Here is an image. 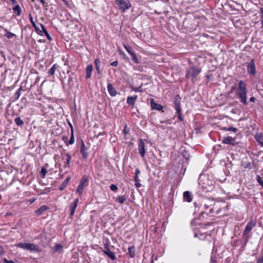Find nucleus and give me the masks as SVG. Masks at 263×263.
<instances>
[{
	"label": "nucleus",
	"instance_id": "nucleus-1",
	"mask_svg": "<svg viewBox=\"0 0 263 263\" xmlns=\"http://www.w3.org/2000/svg\"><path fill=\"white\" fill-rule=\"evenodd\" d=\"M236 93L238 97L239 98L240 102L245 105L247 104V85L243 81L240 80L239 81L238 88L236 90Z\"/></svg>",
	"mask_w": 263,
	"mask_h": 263
},
{
	"label": "nucleus",
	"instance_id": "nucleus-2",
	"mask_svg": "<svg viewBox=\"0 0 263 263\" xmlns=\"http://www.w3.org/2000/svg\"><path fill=\"white\" fill-rule=\"evenodd\" d=\"M115 2L122 12H125L132 7L129 0H115Z\"/></svg>",
	"mask_w": 263,
	"mask_h": 263
},
{
	"label": "nucleus",
	"instance_id": "nucleus-3",
	"mask_svg": "<svg viewBox=\"0 0 263 263\" xmlns=\"http://www.w3.org/2000/svg\"><path fill=\"white\" fill-rule=\"evenodd\" d=\"M256 226V221L253 220H250L247 224L243 232V237L246 239L249 238V234L252 229Z\"/></svg>",
	"mask_w": 263,
	"mask_h": 263
},
{
	"label": "nucleus",
	"instance_id": "nucleus-4",
	"mask_svg": "<svg viewBox=\"0 0 263 263\" xmlns=\"http://www.w3.org/2000/svg\"><path fill=\"white\" fill-rule=\"evenodd\" d=\"M215 204V202L213 200L206 199L204 201L203 203L202 204L203 209L205 210H207L209 208L210 209L209 213H206V215L213 213Z\"/></svg>",
	"mask_w": 263,
	"mask_h": 263
},
{
	"label": "nucleus",
	"instance_id": "nucleus-5",
	"mask_svg": "<svg viewBox=\"0 0 263 263\" xmlns=\"http://www.w3.org/2000/svg\"><path fill=\"white\" fill-rule=\"evenodd\" d=\"M181 98L179 95L175 96L174 100V104L175 109L177 111V118L179 121H181Z\"/></svg>",
	"mask_w": 263,
	"mask_h": 263
},
{
	"label": "nucleus",
	"instance_id": "nucleus-6",
	"mask_svg": "<svg viewBox=\"0 0 263 263\" xmlns=\"http://www.w3.org/2000/svg\"><path fill=\"white\" fill-rule=\"evenodd\" d=\"M200 71L201 70L197 67H192L187 71L186 73V77L188 78H191L193 79H195L197 77Z\"/></svg>",
	"mask_w": 263,
	"mask_h": 263
},
{
	"label": "nucleus",
	"instance_id": "nucleus-7",
	"mask_svg": "<svg viewBox=\"0 0 263 263\" xmlns=\"http://www.w3.org/2000/svg\"><path fill=\"white\" fill-rule=\"evenodd\" d=\"M18 246L24 249L30 251H37L39 248L37 245L30 243H20L18 244Z\"/></svg>",
	"mask_w": 263,
	"mask_h": 263
},
{
	"label": "nucleus",
	"instance_id": "nucleus-8",
	"mask_svg": "<svg viewBox=\"0 0 263 263\" xmlns=\"http://www.w3.org/2000/svg\"><path fill=\"white\" fill-rule=\"evenodd\" d=\"M88 181V179L85 177H83L81 179L79 185L78 186L77 189V192L80 195L82 194L84 188L87 185L85 183H87Z\"/></svg>",
	"mask_w": 263,
	"mask_h": 263
},
{
	"label": "nucleus",
	"instance_id": "nucleus-9",
	"mask_svg": "<svg viewBox=\"0 0 263 263\" xmlns=\"http://www.w3.org/2000/svg\"><path fill=\"white\" fill-rule=\"evenodd\" d=\"M102 251L103 253L108 257H109L111 260H115L116 259L115 253L109 250L108 245L107 243L105 244L104 249L102 250Z\"/></svg>",
	"mask_w": 263,
	"mask_h": 263
},
{
	"label": "nucleus",
	"instance_id": "nucleus-10",
	"mask_svg": "<svg viewBox=\"0 0 263 263\" xmlns=\"http://www.w3.org/2000/svg\"><path fill=\"white\" fill-rule=\"evenodd\" d=\"M248 72L251 74H255L256 73V68L255 66L254 60L252 59L247 65Z\"/></svg>",
	"mask_w": 263,
	"mask_h": 263
},
{
	"label": "nucleus",
	"instance_id": "nucleus-11",
	"mask_svg": "<svg viewBox=\"0 0 263 263\" xmlns=\"http://www.w3.org/2000/svg\"><path fill=\"white\" fill-rule=\"evenodd\" d=\"M138 150L142 157L145 156V148L143 140L140 139L138 142Z\"/></svg>",
	"mask_w": 263,
	"mask_h": 263
},
{
	"label": "nucleus",
	"instance_id": "nucleus-12",
	"mask_svg": "<svg viewBox=\"0 0 263 263\" xmlns=\"http://www.w3.org/2000/svg\"><path fill=\"white\" fill-rule=\"evenodd\" d=\"M182 155L183 157L185 159V162L183 163V164L182 165V169L184 170V171L186 170L187 166L189 164V159L190 157V156L189 154L186 151H184L183 153H182Z\"/></svg>",
	"mask_w": 263,
	"mask_h": 263
},
{
	"label": "nucleus",
	"instance_id": "nucleus-13",
	"mask_svg": "<svg viewBox=\"0 0 263 263\" xmlns=\"http://www.w3.org/2000/svg\"><path fill=\"white\" fill-rule=\"evenodd\" d=\"M79 202V199L76 198L74 199L73 202L70 204L69 205V209L70 211V217H72L76 209L78 203Z\"/></svg>",
	"mask_w": 263,
	"mask_h": 263
},
{
	"label": "nucleus",
	"instance_id": "nucleus-14",
	"mask_svg": "<svg viewBox=\"0 0 263 263\" xmlns=\"http://www.w3.org/2000/svg\"><path fill=\"white\" fill-rule=\"evenodd\" d=\"M87 148L85 147V145L83 140L81 141V153L82 154V157L83 159H86L88 157V153L86 152Z\"/></svg>",
	"mask_w": 263,
	"mask_h": 263
},
{
	"label": "nucleus",
	"instance_id": "nucleus-15",
	"mask_svg": "<svg viewBox=\"0 0 263 263\" xmlns=\"http://www.w3.org/2000/svg\"><path fill=\"white\" fill-rule=\"evenodd\" d=\"M62 157L63 158V159H64V157H66L65 158V160H66V162H65V164L64 165V168H69L70 167V160H71V157L70 156V155L69 154H65V153H63V154H62Z\"/></svg>",
	"mask_w": 263,
	"mask_h": 263
},
{
	"label": "nucleus",
	"instance_id": "nucleus-16",
	"mask_svg": "<svg viewBox=\"0 0 263 263\" xmlns=\"http://www.w3.org/2000/svg\"><path fill=\"white\" fill-rule=\"evenodd\" d=\"M235 139L234 138H233L231 136H228L223 138L222 142L227 144H233Z\"/></svg>",
	"mask_w": 263,
	"mask_h": 263
},
{
	"label": "nucleus",
	"instance_id": "nucleus-17",
	"mask_svg": "<svg viewBox=\"0 0 263 263\" xmlns=\"http://www.w3.org/2000/svg\"><path fill=\"white\" fill-rule=\"evenodd\" d=\"M151 105L153 109H156L159 111L162 109V106L160 104L155 103L153 99H151Z\"/></svg>",
	"mask_w": 263,
	"mask_h": 263
},
{
	"label": "nucleus",
	"instance_id": "nucleus-18",
	"mask_svg": "<svg viewBox=\"0 0 263 263\" xmlns=\"http://www.w3.org/2000/svg\"><path fill=\"white\" fill-rule=\"evenodd\" d=\"M48 207L46 205H42L39 209L35 211V213L37 216H40L43 214L44 212L48 209Z\"/></svg>",
	"mask_w": 263,
	"mask_h": 263
},
{
	"label": "nucleus",
	"instance_id": "nucleus-19",
	"mask_svg": "<svg viewBox=\"0 0 263 263\" xmlns=\"http://www.w3.org/2000/svg\"><path fill=\"white\" fill-rule=\"evenodd\" d=\"M94 63H95V66L97 73L99 74H100L101 73L102 70L100 67L101 62H100V59H95V61H94Z\"/></svg>",
	"mask_w": 263,
	"mask_h": 263
},
{
	"label": "nucleus",
	"instance_id": "nucleus-20",
	"mask_svg": "<svg viewBox=\"0 0 263 263\" xmlns=\"http://www.w3.org/2000/svg\"><path fill=\"white\" fill-rule=\"evenodd\" d=\"M107 89L108 92L111 96H115L116 95L117 91L111 83L107 84Z\"/></svg>",
	"mask_w": 263,
	"mask_h": 263
},
{
	"label": "nucleus",
	"instance_id": "nucleus-21",
	"mask_svg": "<svg viewBox=\"0 0 263 263\" xmlns=\"http://www.w3.org/2000/svg\"><path fill=\"white\" fill-rule=\"evenodd\" d=\"M254 138L255 140L263 147V135L261 133L256 134Z\"/></svg>",
	"mask_w": 263,
	"mask_h": 263
},
{
	"label": "nucleus",
	"instance_id": "nucleus-22",
	"mask_svg": "<svg viewBox=\"0 0 263 263\" xmlns=\"http://www.w3.org/2000/svg\"><path fill=\"white\" fill-rule=\"evenodd\" d=\"M183 199L184 200L186 201L189 202H191L192 200L191 193L189 191H185V192H184Z\"/></svg>",
	"mask_w": 263,
	"mask_h": 263
},
{
	"label": "nucleus",
	"instance_id": "nucleus-23",
	"mask_svg": "<svg viewBox=\"0 0 263 263\" xmlns=\"http://www.w3.org/2000/svg\"><path fill=\"white\" fill-rule=\"evenodd\" d=\"M93 70V66L91 64L88 65L86 69V78L88 79L91 77V72Z\"/></svg>",
	"mask_w": 263,
	"mask_h": 263
},
{
	"label": "nucleus",
	"instance_id": "nucleus-24",
	"mask_svg": "<svg viewBox=\"0 0 263 263\" xmlns=\"http://www.w3.org/2000/svg\"><path fill=\"white\" fill-rule=\"evenodd\" d=\"M48 166V164L46 163L44 166H43L41 168V171L40 172V174L41 175V177L42 178H44L46 176V174L47 173V167Z\"/></svg>",
	"mask_w": 263,
	"mask_h": 263
},
{
	"label": "nucleus",
	"instance_id": "nucleus-25",
	"mask_svg": "<svg viewBox=\"0 0 263 263\" xmlns=\"http://www.w3.org/2000/svg\"><path fill=\"white\" fill-rule=\"evenodd\" d=\"M70 179V177L69 176L67 177L66 179L62 183L59 187V189L61 191L64 190V189L66 187L68 182Z\"/></svg>",
	"mask_w": 263,
	"mask_h": 263
},
{
	"label": "nucleus",
	"instance_id": "nucleus-26",
	"mask_svg": "<svg viewBox=\"0 0 263 263\" xmlns=\"http://www.w3.org/2000/svg\"><path fill=\"white\" fill-rule=\"evenodd\" d=\"M137 99V96L128 97L127 99V103L129 105H134L135 104V101Z\"/></svg>",
	"mask_w": 263,
	"mask_h": 263
},
{
	"label": "nucleus",
	"instance_id": "nucleus-27",
	"mask_svg": "<svg viewBox=\"0 0 263 263\" xmlns=\"http://www.w3.org/2000/svg\"><path fill=\"white\" fill-rule=\"evenodd\" d=\"M129 255L131 258H134L135 256V248L134 246L129 247L128 248Z\"/></svg>",
	"mask_w": 263,
	"mask_h": 263
},
{
	"label": "nucleus",
	"instance_id": "nucleus-28",
	"mask_svg": "<svg viewBox=\"0 0 263 263\" xmlns=\"http://www.w3.org/2000/svg\"><path fill=\"white\" fill-rule=\"evenodd\" d=\"M14 121L15 124L19 126H22L24 125V122L20 117H16Z\"/></svg>",
	"mask_w": 263,
	"mask_h": 263
},
{
	"label": "nucleus",
	"instance_id": "nucleus-29",
	"mask_svg": "<svg viewBox=\"0 0 263 263\" xmlns=\"http://www.w3.org/2000/svg\"><path fill=\"white\" fill-rule=\"evenodd\" d=\"M14 13H16L17 15H20L21 13V8L18 5H15V7L13 8Z\"/></svg>",
	"mask_w": 263,
	"mask_h": 263
},
{
	"label": "nucleus",
	"instance_id": "nucleus-30",
	"mask_svg": "<svg viewBox=\"0 0 263 263\" xmlns=\"http://www.w3.org/2000/svg\"><path fill=\"white\" fill-rule=\"evenodd\" d=\"M58 65L57 64H54L50 70L48 71V73L50 76H53L54 74L55 71L58 68Z\"/></svg>",
	"mask_w": 263,
	"mask_h": 263
},
{
	"label": "nucleus",
	"instance_id": "nucleus-31",
	"mask_svg": "<svg viewBox=\"0 0 263 263\" xmlns=\"http://www.w3.org/2000/svg\"><path fill=\"white\" fill-rule=\"evenodd\" d=\"M70 126H71V136H70V140L68 141V144L71 145V144H72L74 142V137L73 130L72 126H71V125H70Z\"/></svg>",
	"mask_w": 263,
	"mask_h": 263
},
{
	"label": "nucleus",
	"instance_id": "nucleus-32",
	"mask_svg": "<svg viewBox=\"0 0 263 263\" xmlns=\"http://www.w3.org/2000/svg\"><path fill=\"white\" fill-rule=\"evenodd\" d=\"M5 31L6 32V34L5 36L8 39H11L13 37H15L16 35L12 32H10L8 31L7 29H4Z\"/></svg>",
	"mask_w": 263,
	"mask_h": 263
},
{
	"label": "nucleus",
	"instance_id": "nucleus-33",
	"mask_svg": "<svg viewBox=\"0 0 263 263\" xmlns=\"http://www.w3.org/2000/svg\"><path fill=\"white\" fill-rule=\"evenodd\" d=\"M124 47L126 50V51L128 52V53L132 55L135 52L133 51L132 48L127 45H124Z\"/></svg>",
	"mask_w": 263,
	"mask_h": 263
},
{
	"label": "nucleus",
	"instance_id": "nucleus-34",
	"mask_svg": "<svg viewBox=\"0 0 263 263\" xmlns=\"http://www.w3.org/2000/svg\"><path fill=\"white\" fill-rule=\"evenodd\" d=\"M68 84L70 87L74 85L73 78L71 75H70L69 77Z\"/></svg>",
	"mask_w": 263,
	"mask_h": 263
},
{
	"label": "nucleus",
	"instance_id": "nucleus-35",
	"mask_svg": "<svg viewBox=\"0 0 263 263\" xmlns=\"http://www.w3.org/2000/svg\"><path fill=\"white\" fill-rule=\"evenodd\" d=\"M22 90V88L21 87H20L16 91V92L15 93V95H14V97H15V100H17L18 99V98L20 97V95H21V92Z\"/></svg>",
	"mask_w": 263,
	"mask_h": 263
},
{
	"label": "nucleus",
	"instance_id": "nucleus-36",
	"mask_svg": "<svg viewBox=\"0 0 263 263\" xmlns=\"http://www.w3.org/2000/svg\"><path fill=\"white\" fill-rule=\"evenodd\" d=\"M126 198H125L124 196H119L117 198V200L120 202V203H124V202L126 200Z\"/></svg>",
	"mask_w": 263,
	"mask_h": 263
},
{
	"label": "nucleus",
	"instance_id": "nucleus-37",
	"mask_svg": "<svg viewBox=\"0 0 263 263\" xmlns=\"http://www.w3.org/2000/svg\"><path fill=\"white\" fill-rule=\"evenodd\" d=\"M140 170L138 168H137L136 170L135 176L134 177V180L135 182L139 181L138 175L140 174Z\"/></svg>",
	"mask_w": 263,
	"mask_h": 263
},
{
	"label": "nucleus",
	"instance_id": "nucleus-38",
	"mask_svg": "<svg viewBox=\"0 0 263 263\" xmlns=\"http://www.w3.org/2000/svg\"><path fill=\"white\" fill-rule=\"evenodd\" d=\"M63 248V246L60 244V243H58V244H56L55 247H54V250L56 251V252H58L60 250H61Z\"/></svg>",
	"mask_w": 263,
	"mask_h": 263
},
{
	"label": "nucleus",
	"instance_id": "nucleus-39",
	"mask_svg": "<svg viewBox=\"0 0 263 263\" xmlns=\"http://www.w3.org/2000/svg\"><path fill=\"white\" fill-rule=\"evenodd\" d=\"M224 130H227V131H232L234 133H236L237 131V129L236 128L233 127H230L229 128H224Z\"/></svg>",
	"mask_w": 263,
	"mask_h": 263
},
{
	"label": "nucleus",
	"instance_id": "nucleus-40",
	"mask_svg": "<svg viewBox=\"0 0 263 263\" xmlns=\"http://www.w3.org/2000/svg\"><path fill=\"white\" fill-rule=\"evenodd\" d=\"M131 56L132 57V60L134 62V63H135L136 64L139 63V61H138V58H137L135 53H134Z\"/></svg>",
	"mask_w": 263,
	"mask_h": 263
},
{
	"label": "nucleus",
	"instance_id": "nucleus-41",
	"mask_svg": "<svg viewBox=\"0 0 263 263\" xmlns=\"http://www.w3.org/2000/svg\"><path fill=\"white\" fill-rule=\"evenodd\" d=\"M110 189L113 192H116L118 190V188L116 185L111 184V185L110 186Z\"/></svg>",
	"mask_w": 263,
	"mask_h": 263
},
{
	"label": "nucleus",
	"instance_id": "nucleus-42",
	"mask_svg": "<svg viewBox=\"0 0 263 263\" xmlns=\"http://www.w3.org/2000/svg\"><path fill=\"white\" fill-rule=\"evenodd\" d=\"M29 20L33 26V27H35V26L36 25L35 23V22L33 21V17L31 15V13H29Z\"/></svg>",
	"mask_w": 263,
	"mask_h": 263
},
{
	"label": "nucleus",
	"instance_id": "nucleus-43",
	"mask_svg": "<svg viewBox=\"0 0 263 263\" xmlns=\"http://www.w3.org/2000/svg\"><path fill=\"white\" fill-rule=\"evenodd\" d=\"M34 28L35 29L36 32L39 34H40L41 35H43V31L41 30H40V28L37 25H36L35 27H34Z\"/></svg>",
	"mask_w": 263,
	"mask_h": 263
},
{
	"label": "nucleus",
	"instance_id": "nucleus-44",
	"mask_svg": "<svg viewBox=\"0 0 263 263\" xmlns=\"http://www.w3.org/2000/svg\"><path fill=\"white\" fill-rule=\"evenodd\" d=\"M256 180L257 182L259 183L260 185H261L262 186H263V181L262 180L261 178L259 176H257Z\"/></svg>",
	"mask_w": 263,
	"mask_h": 263
},
{
	"label": "nucleus",
	"instance_id": "nucleus-45",
	"mask_svg": "<svg viewBox=\"0 0 263 263\" xmlns=\"http://www.w3.org/2000/svg\"><path fill=\"white\" fill-rule=\"evenodd\" d=\"M62 139L66 143V144L68 145L69 144L68 143V137H66V136H63L62 137Z\"/></svg>",
	"mask_w": 263,
	"mask_h": 263
},
{
	"label": "nucleus",
	"instance_id": "nucleus-46",
	"mask_svg": "<svg viewBox=\"0 0 263 263\" xmlns=\"http://www.w3.org/2000/svg\"><path fill=\"white\" fill-rule=\"evenodd\" d=\"M3 261H4V263H15L13 260H8V259H7L6 258H4L3 259Z\"/></svg>",
	"mask_w": 263,
	"mask_h": 263
},
{
	"label": "nucleus",
	"instance_id": "nucleus-47",
	"mask_svg": "<svg viewBox=\"0 0 263 263\" xmlns=\"http://www.w3.org/2000/svg\"><path fill=\"white\" fill-rule=\"evenodd\" d=\"M45 36L47 37V38L49 40H52V38L50 36L49 34L48 33V31H46L45 33H44Z\"/></svg>",
	"mask_w": 263,
	"mask_h": 263
},
{
	"label": "nucleus",
	"instance_id": "nucleus-48",
	"mask_svg": "<svg viewBox=\"0 0 263 263\" xmlns=\"http://www.w3.org/2000/svg\"><path fill=\"white\" fill-rule=\"evenodd\" d=\"M41 26L42 29V31H43V34L45 33L46 31H47L46 28L43 24H41Z\"/></svg>",
	"mask_w": 263,
	"mask_h": 263
},
{
	"label": "nucleus",
	"instance_id": "nucleus-49",
	"mask_svg": "<svg viewBox=\"0 0 263 263\" xmlns=\"http://www.w3.org/2000/svg\"><path fill=\"white\" fill-rule=\"evenodd\" d=\"M141 87H135L134 88H133V90H134L135 91H141Z\"/></svg>",
	"mask_w": 263,
	"mask_h": 263
},
{
	"label": "nucleus",
	"instance_id": "nucleus-50",
	"mask_svg": "<svg viewBox=\"0 0 263 263\" xmlns=\"http://www.w3.org/2000/svg\"><path fill=\"white\" fill-rule=\"evenodd\" d=\"M110 64L113 66H117L118 64V61H115L112 62Z\"/></svg>",
	"mask_w": 263,
	"mask_h": 263
},
{
	"label": "nucleus",
	"instance_id": "nucleus-51",
	"mask_svg": "<svg viewBox=\"0 0 263 263\" xmlns=\"http://www.w3.org/2000/svg\"><path fill=\"white\" fill-rule=\"evenodd\" d=\"M124 133L126 134H128L129 132V130L127 129V126L125 125L123 130Z\"/></svg>",
	"mask_w": 263,
	"mask_h": 263
},
{
	"label": "nucleus",
	"instance_id": "nucleus-52",
	"mask_svg": "<svg viewBox=\"0 0 263 263\" xmlns=\"http://www.w3.org/2000/svg\"><path fill=\"white\" fill-rule=\"evenodd\" d=\"M256 263H263V258H258L257 260Z\"/></svg>",
	"mask_w": 263,
	"mask_h": 263
},
{
	"label": "nucleus",
	"instance_id": "nucleus-53",
	"mask_svg": "<svg viewBox=\"0 0 263 263\" xmlns=\"http://www.w3.org/2000/svg\"><path fill=\"white\" fill-rule=\"evenodd\" d=\"M135 185L137 187H140L141 186V184L139 182H138V181H137V182H136Z\"/></svg>",
	"mask_w": 263,
	"mask_h": 263
},
{
	"label": "nucleus",
	"instance_id": "nucleus-54",
	"mask_svg": "<svg viewBox=\"0 0 263 263\" xmlns=\"http://www.w3.org/2000/svg\"><path fill=\"white\" fill-rule=\"evenodd\" d=\"M205 213H206V212H202L201 213V214H200V216H199V219H202V217H204V216H203V215H204Z\"/></svg>",
	"mask_w": 263,
	"mask_h": 263
},
{
	"label": "nucleus",
	"instance_id": "nucleus-55",
	"mask_svg": "<svg viewBox=\"0 0 263 263\" xmlns=\"http://www.w3.org/2000/svg\"><path fill=\"white\" fill-rule=\"evenodd\" d=\"M250 102H255V98L254 97H251V98H250Z\"/></svg>",
	"mask_w": 263,
	"mask_h": 263
},
{
	"label": "nucleus",
	"instance_id": "nucleus-56",
	"mask_svg": "<svg viewBox=\"0 0 263 263\" xmlns=\"http://www.w3.org/2000/svg\"><path fill=\"white\" fill-rule=\"evenodd\" d=\"M4 252V249L2 247H0V255L2 254Z\"/></svg>",
	"mask_w": 263,
	"mask_h": 263
},
{
	"label": "nucleus",
	"instance_id": "nucleus-57",
	"mask_svg": "<svg viewBox=\"0 0 263 263\" xmlns=\"http://www.w3.org/2000/svg\"><path fill=\"white\" fill-rule=\"evenodd\" d=\"M49 192V190L48 188H45L44 189V193H47V192Z\"/></svg>",
	"mask_w": 263,
	"mask_h": 263
},
{
	"label": "nucleus",
	"instance_id": "nucleus-58",
	"mask_svg": "<svg viewBox=\"0 0 263 263\" xmlns=\"http://www.w3.org/2000/svg\"><path fill=\"white\" fill-rule=\"evenodd\" d=\"M11 1L13 5H15L17 3L16 0H11Z\"/></svg>",
	"mask_w": 263,
	"mask_h": 263
},
{
	"label": "nucleus",
	"instance_id": "nucleus-59",
	"mask_svg": "<svg viewBox=\"0 0 263 263\" xmlns=\"http://www.w3.org/2000/svg\"><path fill=\"white\" fill-rule=\"evenodd\" d=\"M104 134H105L104 132H103V133H101V132H100V133H99L98 134V136H101V135H104Z\"/></svg>",
	"mask_w": 263,
	"mask_h": 263
},
{
	"label": "nucleus",
	"instance_id": "nucleus-60",
	"mask_svg": "<svg viewBox=\"0 0 263 263\" xmlns=\"http://www.w3.org/2000/svg\"><path fill=\"white\" fill-rule=\"evenodd\" d=\"M234 89V86L232 87L230 91L229 92V93H232L233 92Z\"/></svg>",
	"mask_w": 263,
	"mask_h": 263
},
{
	"label": "nucleus",
	"instance_id": "nucleus-61",
	"mask_svg": "<svg viewBox=\"0 0 263 263\" xmlns=\"http://www.w3.org/2000/svg\"><path fill=\"white\" fill-rule=\"evenodd\" d=\"M63 2H64L66 5H68V2L66 0H61Z\"/></svg>",
	"mask_w": 263,
	"mask_h": 263
},
{
	"label": "nucleus",
	"instance_id": "nucleus-62",
	"mask_svg": "<svg viewBox=\"0 0 263 263\" xmlns=\"http://www.w3.org/2000/svg\"><path fill=\"white\" fill-rule=\"evenodd\" d=\"M61 83H62V85H63V87H64V83L62 80H61Z\"/></svg>",
	"mask_w": 263,
	"mask_h": 263
},
{
	"label": "nucleus",
	"instance_id": "nucleus-63",
	"mask_svg": "<svg viewBox=\"0 0 263 263\" xmlns=\"http://www.w3.org/2000/svg\"><path fill=\"white\" fill-rule=\"evenodd\" d=\"M34 201V199L32 200V202H33Z\"/></svg>",
	"mask_w": 263,
	"mask_h": 263
},
{
	"label": "nucleus",
	"instance_id": "nucleus-64",
	"mask_svg": "<svg viewBox=\"0 0 263 263\" xmlns=\"http://www.w3.org/2000/svg\"><path fill=\"white\" fill-rule=\"evenodd\" d=\"M34 201V199L32 200V202H33Z\"/></svg>",
	"mask_w": 263,
	"mask_h": 263
}]
</instances>
